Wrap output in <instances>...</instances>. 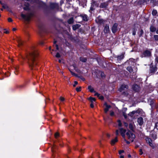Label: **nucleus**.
<instances>
[{
    "label": "nucleus",
    "instance_id": "nucleus-61",
    "mask_svg": "<svg viewBox=\"0 0 158 158\" xmlns=\"http://www.w3.org/2000/svg\"><path fill=\"white\" fill-rule=\"evenodd\" d=\"M101 76L102 77H104V73H102L101 74Z\"/></svg>",
    "mask_w": 158,
    "mask_h": 158
},
{
    "label": "nucleus",
    "instance_id": "nucleus-39",
    "mask_svg": "<svg viewBox=\"0 0 158 158\" xmlns=\"http://www.w3.org/2000/svg\"><path fill=\"white\" fill-rule=\"evenodd\" d=\"M154 38L155 39V40L157 41H158V35H154Z\"/></svg>",
    "mask_w": 158,
    "mask_h": 158
},
{
    "label": "nucleus",
    "instance_id": "nucleus-44",
    "mask_svg": "<svg viewBox=\"0 0 158 158\" xmlns=\"http://www.w3.org/2000/svg\"><path fill=\"white\" fill-rule=\"evenodd\" d=\"M76 90L77 92L80 91H81V87L76 88Z\"/></svg>",
    "mask_w": 158,
    "mask_h": 158
},
{
    "label": "nucleus",
    "instance_id": "nucleus-33",
    "mask_svg": "<svg viewBox=\"0 0 158 158\" xmlns=\"http://www.w3.org/2000/svg\"><path fill=\"white\" fill-rule=\"evenodd\" d=\"M25 85L22 84L20 85H18L17 86V87L18 88H22L24 87Z\"/></svg>",
    "mask_w": 158,
    "mask_h": 158
},
{
    "label": "nucleus",
    "instance_id": "nucleus-12",
    "mask_svg": "<svg viewBox=\"0 0 158 158\" xmlns=\"http://www.w3.org/2000/svg\"><path fill=\"white\" fill-rule=\"evenodd\" d=\"M150 136L154 139H155L157 138V135L155 131H152L151 132Z\"/></svg>",
    "mask_w": 158,
    "mask_h": 158
},
{
    "label": "nucleus",
    "instance_id": "nucleus-32",
    "mask_svg": "<svg viewBox=\"0 0 158 158\" xmlns=\"http://www.w3.org/2000/svg\"><path fill=\"white\" fill-rule=\"evenodd\" d=\"M57 5L55 3H52L50 4V6L52 8H55L56 7Z\"/></svg>",
    "mask_w": 158,
    "mask_h": 158
},
{
    "label": "nucleus",
    "instance_id": "nucleus-55",
    "mask_svg": "<svg viewBox=\"0 0 158 158\" xmlns=\"http://www.w3.org/2000/svg\"><path fill=\"white\" fill-rule=\"evenodd\" d=\"M90 106L92 108H93L94 107V106L92 102H91V103L90 104Z\"/></svg>",
    "mask_w": 158,
    "mask_h": 158
},
{
    "label": "nucleus",
    "instance_id": "nucleus-9",
    "mask_svg": "<svg viewBox=\"0 0 158 158\" xmlns=\"http://www.w3.org/2000/svg\"><path fill=\"white\" fill-rule=\"evenodd\" d=\"M98 4L95 1H93L92 3V5L90 7V9L91 10H93L94 9V7L95 6V7H98Z\"/></svg>",
    "mask_w": 158,
    "mask_h": 158
},
{
    "label": "nucleus",
    "instance_id": "nucleus-17",
    "mask_svg": "<svg viewBox=\"0 0 158 158\" xmlns=\"http://www.w3.org/2000/svg\"><path fill=\"white\" fill-rule=\"evenodd\" d=\"M138 123L139 125L141 126L143 123V119L142 117H139L138 118L137 120Z\"/></svg>",
    "mask_w": 158,
    "mask_h": 158
},
{
    "label": "nucleus",
    "instance_id": "nucleus-57",
    "mask_svg": "<svg viewBox=\"0 0 158 158\" xmlns=\"http://www.w3.org/2000/svg\"><path fill=\"white\" fill-rule=\"evenodd\" d=\"M98 97L99 99L101 100H103L104 99V97L102 96H99V97Z\"/></svg>",
    "mask_w": 158,
    "mask_h": 158
},
{
    "label": "nucleus",
    "instance_id": "nucleus-49",
    "mask_svg": "<svg viewBox=\"0 0 158 158\" xmlns=\"http://www.w3.org/2000/svg\"><path fill=\"white\" fill-rule=\"evenodd\" d=\"M70 72H71V73L73 75V76H77V74H76L75 73H73V72H72V71L69 70Z\"/></svg>",
    "mask_w": 158,
    "mask_h": 158
},
{
    "label": "nucleus",
    "instance_id": "nucleus-15",
    "mask_svg": "<svg viewBox=\"0 0 158 158\" xmlns=\"http://www.w3.org/2000/svg\"><path fill=\"white\" fill-rule=\"evenodd\" d=\"M17 41L18 43V45L19 46H22L23 43V41L20 37H18L17 39Z\"/></svg>",
    "mask_w": 158,
    "mask_h": 158
},
{
    "label": "nucleus",
    "instance_id": "nucleus-36",
    "mask_svg": "<svg viewBox=\"0 0 158 158\" xmlns=\"http://www.w3.org/2000/svg\"><path fill=\"white\" fill-rule=\"evenodd\" d=\"M6 29H4L3 30H2V29L0 30V32H2V31L4 30V31H3L4 33H5L6 34H8L9 33V31H6Z\"/></svg>",
    "mask_w": 158,
    "mask_h": 158
},
{
    "label": "nucleus",
    "instance_id": "nucleus-50",
    "mask_svg": "<svg viewBox=\"0 0 158 158\" xmlns=\"http://www.w3.org/2000/svg\"><path fill=\"white\" fill-rule=\"evenodd\" d=\"M70 72H71V73L73 75V76H77V74H76L75 73H73V72H72V71L69 70Z\"/></svg>",
    "mask_w": 158,
    "mask_h": 158
},
{
    "label": "nucleus",
    "instance_id": "nucleus-34",
    "mask_svg": "<svg viewBox=\"0 0 158 158\" xmlns=\"http://www.w3.org/2000/svg\"><path fill=\"white\" fill-rule=\"evenodd\" d=\"M157 11L156 10H154L152 12V14L154 15L155 16L157 14Z\"/></svg>",
    "mask_w": 158,
    "mask_h": 158
},
{
    "label": "nucleus",
    "instance_id": "nucleus-2",
    "mask_svg": "<svg viewBox=\"0 0 158 158\" xmlns=\"http://www.w3.org/2000/svg\"><path fill=\"white\" fill-rule=\"evenodd\" d=\"M128 88V86L127 85L123 84L121 86L119 89V91L120 92H122L123 95L127 96L128 94V91H127Z\"/></svg>",
    "mask_w": 158,
    "mask_h": 158
},
{
    "label": "nucleus",
    "instance_id": "nucleus-45",
    "mask_svg": "<svg viewBox=\"0 0 158 158\" xmlns=\"http://www.w3.org/2000/svg\"><path fill=\"white\" fill-rule=\"evenodd\" d=\"M129 128L131 130H133V127L132 125L131 124H130L129 125Z\"/></svg>",
    "mask_w": 158,
    "mask_h": 158
},
{
    "label": "nucleus",
    "instance_id": "nucleus-29",
    "mask_svg": "<svg viewBox=\"0 0 158 158\" xmlns=\"http://www.w3.org/2000/svg\"><path fill=\"white\" fill-rule=\"evenodd\" d=\"M89 99L90 101L91 102H92L93 101H96V99L94 98H93L92 97H90L89 98Z\"/></svg>",
    "mask_w": 158,
    "mask_h": 158
},
{
    "label": "nucleus",
    "instance_id": "nucleus-24",
    "mask_svg": "<svg viewBox=\"0 0 158 158\" xmlns=\"http://www.w3.org/2000/svg\"><path fill=\"white\" fill-rule=\"evenodd\" d=\"M74 20L73 18H71L69 19L68 21V23L69 24H71L73 23Z\"/></svg>",
    "mask_w": 158,
    "mask_h": 158
},
{
    "label": "nucleus",
    "instance_id": "nucleus-1",
    "mask_svg": "<svg viewBox=\"0 0 158 158\" xmlns=\"http://www.w3.org/2000/svg\"><path fill=\"white\" fill-rule=\"evenodd\" d=\"M39 53L37 50L33 47L29 54L27 56L29 68L31 70H35L38 66Z\"/></svg>",
    "mask_w": 158,
    "mask_h": 158
},
{
    "label": "nucleus",
    "instance_id": "nucleus-27",
    "mask_svg": "<svg viewBox=\"0 0 158 158\" xmlns=\"http://www.w3.org/2000/svg\"><path fill=\"white\" fill-rule=\"evenodd\" d=\"M88 89H89V91L91 92H93L94 91V89L92 88L91 86L89 85L88 87Z\"/></svg>",
    "mask_w": 158,
    "mask_h": 158
},
{
    "label": "nucleus",
    "instance_id": "nucleus-28",
    "mask_svg": "<svg viewBox=\"0 0 158 158\" xmlns=\"http://www.w3.org/2000/svg\"><path fill=\"white\" fill-rule=\"evenodd\" d=\"M80 59V60L83 62H85L87 60V59L86 58L81 57Z\"/></svg>",
    "mask_w": 158,
    "mask_h": 158
},
{
    "label": "nucleus",
    "instance_id": "nucleus-8",
    "mask_svg": "<svg viewBox=\"0 0 158 158\" xmlns=\"http://www.w3.org/2000/svg\"><path fill=\"white\" fill-rule=\"evenodd\" d=\"M118 24L117 23H115L113 25L112 28V31L113 33H115L117 30V27Z\"/></svg>",
    "mask_w": 158,
    "mask_h": 158
},
{
    "label": "nucleus",
    "instance_id": "nucleus-4",
    "mask_svg": "<svg viewBox=\"0 0 158 158\" xmlns=\"http://www.w3.org/2000/svg\"><path fill=\"white\" fill-rule=\"evenodd\" d=\"M126 135L128 139L131 140L132 142L133 141V139L135 137V135L130 131H128L126 133Z\"/></svg>",
    "mask_w": 158,
    "mask_h": 158
},
{
    "label": "nucleus",
    "instance_id": "nucleus-11",
    "mask_svg": "<svg viewBox=\"0 0 158 158\" xmlns=\"http://www.w3.org/2000/svg\"><path fill=\"white\" fill-rule=\"evenodd\" d=\"M146 140L147 142L149 144V145L152 148L154 147V146L152 143V140L151 139L149 138H147L146 139Z\"/></svg>",
    "mask_w": 158,
    "mask_h": 158
},
{
    "label": "nucleus",
    "instance_id": "nucleus-52",
    "mask_svg": "<svg viewBox=\"0 0 158 158\" xmlns=\"http://www.w3.org/2000/svg\"><path fill=\"white\" fill-rule=\"evenodd\" d=\"M124 152V151L123 150H120L119 151V154L120 155H121L122 153H123Z\"/></svg>",
    "mask_w": 158,
    "mask_h": 158
},
{
    "label": "nucleus",
    "instance_id": "nucleus-14",
    "mask_svg": "<svg viewBox=\"0 0 158 158\" xmlns=\"http://www.w3.org/2000/svg\"><path fill=\"white\" fill-rule=\"evenodd\" d=\"M83 20L84 21H87L88 20V16L87 15L85 14H81L80 15Z\"/></svg>",
    "mask_w": 158,
    "mask_h": 158
},
{
    "label": "nucleus",
    "instance_id": "nucleus-6",
    "mask_svg": "<svg viewBox=\"0 0 158 158\" xmlns=\"http://www.w3.org/2000/svg\"><path fill=\"white\" fill-rule=\"evenodd\" d=\"M119 130L121 135L124 139V140H126L125 138V133L126 131V130L122 128H120L119 129Z\"/></svg>",
    "mask_w": 158,
    "mask_h": 158
},
{
    "label": "nucleus",
    "instance_id": "nucleus-60",
    "mask_svg": "<svg viewBox=\"0 0 158 158\" xmlns=\"http://www.w3.org/2000/svg\"><path fill=\"white\" fill-rule=\"evenodd\" d=\"M55 46L56 47V49L57 50H58L59 49V48L58 47V45L57 44H55Z\"/></svg>",
    "mask_w": 158,
    "mask_h": 158
},
{
    "label": "nucleus",
    "instance_id": "nucleus-22",
    "mask_svg": "<svg viewBox=\"0 0 158 158\" xmlns=\"http://www.w3.org/2000/svg\"><path fill=\"white\" fill-rule=\"evenodd\" d=\"M80 27V25L78 24L74 25L73 26V30L75 31L78 29Z\"/></svg>",
    "mask_w": 158,
    "mask_h": 158
},
{
    "label": "nucleus",
    "instance_id": "nucleus-31",
    "mask_svg": "<svg viewBox=\"0 0 158 158\" xmlns=\"http://www.w3.org/2000/svg\"><path fill=\"white\" fill-rule=\"evenodd\" d=\"M14 67L15 69V71H14V72L16 74H17L16 73V72H17L18 71L19 67L18 66H14Z\"/></svg>",
    "mask_w": 158,
    "mask_h": 158
},
{
    "label": "nucleus",
    "instance_id": "nucleus-59",
    "mask_svg": "<svg viewBox=\"0 0 158 158\" xmlns=\"http://www.w3.org/2000/svg\"><path fill=\"white\" fill-rule=\"evenodd\" d=\"M114 114V113L113 111H112L110 113V115L111 116H113Z\"/></svg>",
    "mask_w": 158,
    "mask_h": 158
},
{
    "label": "nucleus",
    "instance_id": "nucleus-23",
    "mask_svg": "<svg viewBox=\"0 0 158 158\" xmlns=\"http://www.w3.org/2000/svg\"><path fill=\"white\" fill-rule=\"evenodd\" d=\"M118 141L117 137H116L114 139H112L111 142V144L114 145L116 142Z\"/></svg>",
    "mask_w": 158,
    "mask_h": 158
},
{
    "label": "nucleus",
    "instance_id": "nucleus-43",
    "mask_svg": "<svg viewBox=\"0 0 158 158\" xmlns=\"http://www.w3.org/2000/svg\"><path fill=\"white\" fill-rule=\"evenodd\" d=\"M118 125L119 127L122 126V123L121 121L120 120H118Z\"/></svg>",
    "mask_w": 158,
    "mask_h": 158
},
{
    "label": "nucleus",
    "instance_id": "nucleus-30",
    "mask_svg": "<svg viewBox=\"0 0 158 158\" xmlns=\"http://www.w3.org/2000/svg\"><path fill=\"white\" fill-rule=\"evenodd\" d=\"M0 4L2 5V7L3 8L5 9L8 8V6L6 5L3 4L0 1Z\"/></svg>",
    "mask_w": 158,
    "mask_h": 158
},
{
    "label": "nucleus",
    "instance_id": "nucleus-26",
    "mask_svg": "<svg viewBox=\"0 0 158 158\" xmlns=\"http://www.w3.org/2000/svg\"><path fill=\"white\" fill-rule=\"evenodd\" d=\"M124 58V55H121L120 56H118L117 57V59L118 60H121Z\"/></svg>",
    "mask_w": 158,
    "mask_h": 158
},
{
    "label": "nucleus",
    "instance_id": "nucleus-56",
    "mask_svg": "<svg viewBox=\"0 0 158 158\" xmlns=\"http://www.w3.org/2000/svg\"><path fill=\"white\" fill-rule=\"evenodd\" d=\"M12 19L11 18H9L8 19V21L9 22H12Z\"/></svg>",
    "mask_w": 158,
    "mask_h": 158
},
{
    "label": "nucleus",
    "instance_id": "nucleus-63",
    "mask_svg": "<svg viewBox=\"0 0 158 158\" xmlns=\"http://www.w3.org/2000/svg\"><path fill=\"white\" fill-rule=\"evenodd\" d=\"M73 67H74V69L75 70H76V66L75 65H74V64L73 65Z\"/></svg>",
    "mask_w": 158,
    "mask_h": 158
},
{
    "label": "nucleus",
    "instance_id": "nucleus-10",
    "mask_svg": "<svg viewBox=\"0 0 158 158\" xmlns=\"http://www.w3.org/2000/svg\"><path fill=\"white\" fill-rule=\"evenodd\" d=\"M95 20L97 23L100 25L103 24L105 22L103 19L99 18H97Z\"/></svg>",
    "mask_w": 158,
    "mask_h": 158
},
{
    "label": "nucleus",
    "instance_id": "nucleus-21",
    "mask_svg": "<svg viewBox=\"0 0 158 158\" xmlns=\"http://www.w3.org/2000/svg\"><path fill=\"white\" fill-rule=\"evenodd\" d=\"M150 31L152 32H154L155 31H156L157 30L156 27L153 25H152L150 26Z\"/></svg>",
    "mask_w": 158,
    "mask_h": 158
},
{
    "label": "nucleus",
    "instance_id": "nucleus-40",
    "mask_svg": "<svg viewBox=\"0 0 158 158\" xmlns=\"http://www.w3.org/2000/svg\"><path fill=\"white\" fill-rule=\"evenodd\" d=\"M143 33V31L142 29L140 30V33L139 34V35L140 37L141 36Z\"/></svg>",
    "mask_w": 158,
    "mask_h": 158
},
{
    "label": "nucleus",
    "instance_id": "nucleus-42",
    "mask_svg": "<svg viewBox=\"0 0 158 158\" xmlns=\"http://www.w3.org/2000/svg\"><path fill=\"white\" fill-rule=\"evenodd\" d=\"M134 115V114H133V113H132V111L130 112L128 114V115L131 117H132Z\"/></svg>",
    "mask_w": 158,
    "mask_h": 158
},
{
    "label": "nucleus",
    "instance_id": "nucleus-18",
    "mask_svg": "<svg viewBox=\"0 0 158 158\" xmlns=\"http://www.w3.org/2000/svg\"><path fill=\"white\" fill-rule=\"evenodd\" d=\"M108 5V3L107 2L101 3L100 5V7L101 8H106Z\"/></svg>",
    "mask_w": 158,
    "mask_h": 158
},
{
    "label": "nucleus",
    "instance_id": "nucleus-35",
    "mask_svg": "<svg viewBox=\"0 0 158 158\" xmlns=\"http://www.w3.org/2000/svg\"><path fill=\"white\" fill-rule=\"evenodd\" d=\"M127 69L130 73H131L133 71L131 67H128Z\"/></svg>",
    "mask_w": 158,
    "mask_h": 158
},
{
    "label": "nucleus",
    "instance_id": "nucleus-25",
    "mask_svg": "<svg viewBox=\"0 0 158 158\" xmlns=\"http://www.w3.org/2000/svg\"><path fill=\"white\" fill-rule=\"evenodd\" d=\"M141 112V110L138 109L136 110H134L132 111V113L135 114L136 113L139 114Z\"/></svg>",
    "mask_w": 158,
    "mask_h": 158
},
{
    "label": "nucleus",
    "instance_id": "nucleus-64",
    "mask_svg": "<svg viewBox=\"0 0 158 158\" xmlns=\"http://www.w3.org/2000/svg\"><path fill=\"white\" fill-rule=\"evenodd\" d=\"M120 158H124V156H123L121 155Z\"/></svg>",
    "mask_w": 158,
    "mask_h": 158
},
{
    "label": "nucleus",
    "instance_id": "nucleus-19",
    "mask_svg": "<svg viewBox=\"0 0 158 158\" xmlns=\"http://www.w3.org/2000/svg\"><path fill=\"white\" fill-rule=\"evenodd\" d=\"M157 70V68L156 67L151 66L150 68V71L151 73H154Z\"/></svg>",
    "mask_w": 158,
    "mask_h": 158
},
{
    "label": "nucleus",
    "instance_id": "nucleus-53",
    "mask_svg": "<svg viewBox=\"0 0 158 158\" xmlns=\"http://www.w3.org/2000/svg\"><path fill=\"white\" fill-rule=\"evenodd\" d=\"M78 84V82L77 81H74V84L73 85V86L75 87L76 86V85Z\"/></svg>",
    "mask_w": 158,
    "mask_h": 158
},
{
    "label": "nucleus",
    "instance_id": "nucleus-47",
    "mask_svg": "<svg viewBox=\"0 0 158 158\" xmlns=\"http://www.w3.org/2000/svg\"><path fill=\"white\" fill-rule=\"evenodd\" d=\"M119 130H117L116 131V135L117 136H118L119 135Z\"/></svg>",
    "mask_w": 158,
    "mask_h": 158
},
{
    "label": "nucleus",
    "instance_id": "nucleus-13",
    "mask_svg": "<svg viewBox=\"0 0 158 158\" xmlns=\"http://www.w3.org/2000/svg\"><path fill=\"white\" fill-rule=\"evenodd\" d=\"M109 26L108 25H106L104 29V32L105 33H109L110 32Z\"/></svg>",
    "mask_w": 158,
    "mask_h": 158
},
{
    "label": "nucleus",
    "instance_id": "nucleus-54",
    "mask_svg": "<svg viewBox=\"0 0 158 158\" xmlns=\"http://www.w3.org/2000/svg\"><path fill=\"white\" fill-rule=\"evenodd\" d=\"M135 34H136V31H135V29H134L132 32V35H135Z\"/></svg>",
    "mask_w": 158,
    "mask_h": 158
},
{
    "label": "nucleus",
    "instance_id": "nucleus-62",
    "mask_svg": "<svg viewBox=\"0 0 158 158\" xmlns=\"http://www.w3.org/2000/svg\"><path fill=\"white\" fill-rule=\"evenodd\" d=\"M155 126L157 128V129H158V122L157 123H156Z\"/></svg>",
    "mask_w": 158,
    "mask_h": 158
},
{
    "label": "nucleus",
    "instance_id": "nucleus-51",
    "mask_svg": "<svg viewBox=\"0 0 158 158\" xmlns=\"http://www.w3.org/2000/svg\"><path fill=\"white\" fill-rule=\"evenodd\" d=\"M139 154L140 155H142L143 154V152H142V150L141 149H140L139 150Z\"/></svg>",
    "mask_w": 158,
    "mask_h": 158
},
{
    "label": "nucleus",
    "instance_id": "nucleus-41",
    "mask_svg": "<svg viewBox=\"0 0 158 158\" xmlns=\"http://www.w3.org/2000/svg\"><path fill=\"white\" fill-rule=\"evenodd\" d=\"M59 134L58 132H56L55 134V137L56 138H57L59 136Z\"/></svg>",
    "mask_w": 158,
    "mask_h": 158
},
{
    "label": "nucleus",
    "instance_id": "nucleus-5",
    "mask_svg": "<svg viewBox=\"0 0 158 158\" xmlns=\"http://www.w3.org/2000/svg\"><path fill=\"white\" fill-rule=\"evenodd\" d=\"M151 56V52L149 50H146L143 53L142 57H149Z\"/></svg>",
    "mask_w": 158,
    "mask_h": 158
},
{
    "label": "nucleus",
    "instance_id": "nucleus-46",
    "mask_svg": "<svg viewBox=\"0 0 158 158\" xmlns=\"http://www.w3.org/2000/svg\"><path fill=\"white\" fill-rule=\"evenodd\" d=\"M56 56L57 58H59L60 57V55L58 52H57L56 55Z\"/></svg>",
    "mask_w": 158,
    "mask_h": 158
},
{
    "label": "nucleus",
    "instance_id": "nucleus-3",
    "mask_svg": "<svg viewBox=\"0 0 158 158\" xmlns=\"http://www.w3.org/2000/svg\"><path fill=\"white\" fill-rule=\"evenodd\" d=\"M33 14L32 12L27 13L26 14L22 13L21 14V17L26 21L29 22L31 17L32 16Z\"/></svg>",
    "mask_w": 158,
    "mask_h": 158
},
{
    "label": "nucleus",
    "instance_id": "nucleus-16",
    "mask_svg": "<svg viewBox=\"0 0 158 158\" xmlns=\"http://www.w3.org/2000/svg\"><path fill=\"white\" fill-rule=\"evenodd\" d=\"M57 148V147L56 145L54 143L53 146L52 147V152L53 153L52 156H54V152H56V150Z\"/></svg>",
    "mask_w": 158,
    "mask_h": 158
},
{
    "label": "nucleus",
    "instance_id": "nucleus-7",
    "mask_svg": "<svg viewBox=\"0 0 158 158\" xmlns=\"http://www.w3.org/2000/svg\"><path fill=\"white\" fill-rule=\"evenodd\" d=\"M133 89L136 92H138L139 91L140 87L139 85L136 84H134L132 86Z\"/></svg>",
    "mask_w": 158,
    "mask_h": 158
},
{
    "label": "nucleus",
    "instance_id": "nucleus-58",
    "mask_svg": "<svg viewBox=\"0 0 158 158\" xmlns=\"http://www.w3.org/2000/svg\"><path fill=\"white\" fill-rule=\"evenodd\" d=\"M100 95V94H98L97 93H95V94H94L95 96H96L98 97H99Z\"/></svg>",
    "mask_w": 158,
    "mask_h": 158
},
{
    "label": "nucleus",
    "instance_id": "nucleus-48",
    "mask_svg": "<svg viewBox=\"0 0 158 158\" xmlns=\"http://www.w3.org/2000/svg\"><path fill=\"white\" fill-rule=\"evenodd\" d=\"M60 99L61 101H63L65 100L64 98L62 97H60Z\"/></svg>",
    "mask_w": 158,
    "mask_h": 158
},
{
    "label": "nucleus",
    "instance_id": "nucleus-38",
    "mask_svg": "<svg viewBox=\"0 0 158 158\" xmlns=\"http://www.w3.org/2000/svg\"><path fill=\"white\" fill-rule=\"evenodd\" d=\"M23 9L25 10H29V5H27L23 8Z\"/></svg>",
    "mask_w": 158,
    "mask_h": 158
},
{
    "label": "nucleus",
    "instance_id": "nucleus-20",
    "mask_svg": "<svg viewBox=\"0 0 158 158\" xmlns=\"http://www.w3.org/2000/svg\"><path fill=\"white\" fill-rule=\"evenodd\" d=\"M104 105L106 106V108L104 109V112L105 113H106L110 107V106L108 105L106 103H105Z\"/></svg>",
    "mask_w": 158,
    "mask_h": 158
},
{
    "label": "nucleus",
    "instance_id": "nucleus-37",
    "mask_svg": "<svg viewBox=\"0 0 158 158\" xmlns=\"http://www.w3.org/2000/svg\"><path fill=\"white\" fill-rule=\"evenodd\" d=\"M156 0H148V2H149V3H152L154 4L156 2Z\"/></svg>",
    "mask_w": 158,
    "mask_h": 158
}]
</instances>
